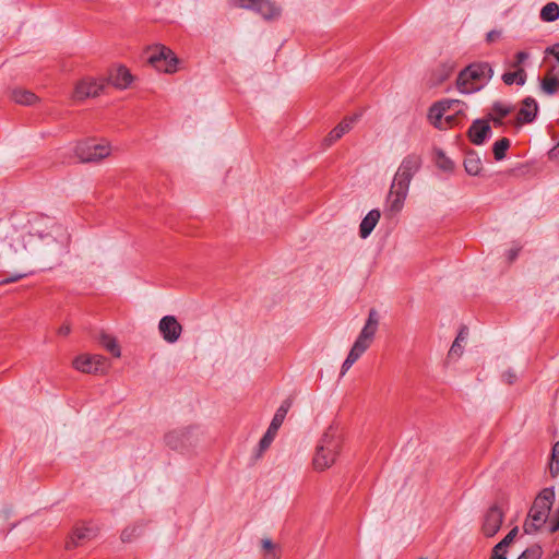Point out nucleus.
<instances>
[{
	"label": "nucleus",
	"mask_w": 559,
	"mask_h": 559,
	"mask_svg": "<svg viewBox=\"0 0 559 559\" xmlns=\"http://www.w3.org/2000/svg\"><path fill=\"white\" fill-rule=\"evenodd\" d=\"M548 530L550 533H555L559 530V510L556 518H551L548 522Z\"/></svg>",
	"instance_id": "43"
},
{
	"label": "nucleus",
	"mask_w": 559,
	"mask_h": 559,
	"mask_svg": "<svg viewBox=\"0 0 559 559\" xmlns=\"http://www.w3.org/2000/svg\"><path fill=\"white\" fill-rule=\"evenodd\" d=\"M500 37H501V32L492 29L487 33L486 39L488 43H493V41L498 40Z\"/></svg>",
	"instance_id": "44"
},
{
	"label": "nucleus",
	"mask_w": 559,
	"mask_h": 559,
	"mask_svg": "<svg viewBox=\"0 0 559 559\" xmlns=\"http://www.w3.org/2000/svg\"><path fill=\"white\" fill-rule=\"evenodd\" d=\"M52 240L53 237L50 234H41L38 229L34 228V231L23 235L22 239L11 247L15 253H19L20 251L38 252L40 251L44 242L49 243Z\"/></svg>",
	"instance_id": "8"
},
{
	"label": "nucleus",
	"mask_w": 559,
	"mask_h": 559,
	"mask_svg": "<svg viewBox=\"0 0 559 559\" xmlns=\"http://www.w3.org/2000/svg\"><path fill=\"white\" fill-rule=\"evenodd\" d=\"M545 55L552 56L557 62L552 67H557V72H559V43L554 44L545 49Z\"/></svg>",
	"instance_id": "37"
},
{
	"label": "nucleus",
	"mask_w": 559,
	"mask_h": 559,
	"mask_svg": "<svg viewBox=\"0 0 559 559\" xmlns=\"http://www.w3.org/2000/svg\"><path fill=\"white\" fill-rule=\"evenodd\" d=\"M558 146H559V141H558Z\"/></svg>",
	"instance_id": "54"
},
{
	"label": "nucleus",
	"mask_w": 559,
	"mask_h": 559,
	"mask_svg": "<svg viewBox=\"0 0 559 559\" xmlns=\"http://www.w3.org/2000/svg\"><path fill=\"white\" fill-rule=\"evenodd\" d=\"M364 346L357 344L354 342L346 359L344 360L341 369V374L344 376L350 367L362 356V354L366 352Z\"/></svg>",
	"instance_id": "27"
},
{
	"label": "nucleus",
	"mask_w": 559,
	"mask_h": 559,
	"mask_svg": "<svg viewBox=\"0 0 559 559\" xmlns=\"http://www.w3.org/2000/svg\"><path fill=\"white\" fill-rule=\"evenodd\" d=\"M158 332L168 344H175L181 336L182 325L175 316H164L158 322Z\"/></svg>",
	"instance_id": "15"
},
{
	"label": "nucleus",
	"mask_w": 559,
	"mask_h": 559,
	"mask_svg": "<svg viewBox=\"0 0 559 559\" xmlns=\"http://www.w3.org/2000/svg\"><path fill=\"white\" fill-rule=\"evenodd\" d=\"M148 62L159 72L175 73L178 70L179 59L170 48L157 45L152 48Z\"/></svg>",
	"instance_id": "6"
},
{
	"label": "nucleus",
	"mask_w": 559,
	"mask_h": 559,
	"mask_svg": "<svg viewBox=\"0 0 559 559\" xmlns=\"http://www.w3.org/2000/svg\"><path fill=\"white\" fill-rule=\"evenodd\" d=\"M465 108L466 105L462 100L442 99L430 107L428 117L436 128L441 129L443 118L449 121L453 115L463 112Z\"/></svg>",
	"instance_id": "5"
},
{
	"label": "nucleus",
	"mask_w": 559,
	"mask_h": 559,
	"mask_svg": "<svg viewBox=\"0 0 559 559\" xmlns=\"http://www.w3.org/2000/svg\"><path fill=\"white\" fill-rule=\"evenodd\" d=\"M100 344L109 353H111L115 357H120V355H121L120 347H119L117 341L112 336L107 335V334H103L102 337H100Z\"/></svg>",
	"instance_id": "33"
},
{
	"label": "nucleus",
	"mask_w": 559,
	"mask_h": 559,
	"mask_svg": "<svg viewBox=\"0 0 559 559\" xmlns=\"http://www.w3.org/2000/svg\"><path fill=\"white\" fill-rule=\"evenodd\" d=\"M551 459L559 461V441L552 447Z\"/></svg>",
	"instance_id": "49"
},
{
	"label": "nucleus",
	"mask_w": 559,
	"mask_h": 559,
	"mask_svg": "<svg viewBox=\"0 0 559 559\" xmlns=\"http://www.w3.org/2000/svg\"><path fill=\"white\" fill-rule=\"evenodd\" d=\"M510 147V140L507 138H502L495 142L492 151L496 160H502L506 157V153Z\"/></svg>",
	"instance_id": "34"
},
{
	"label": "nucleus",
	"mask_w": 559,
	"mask_h": 559,
	"mask_svg": "<svg viewBox=\"0 0 559 559\" xmlns=\"http://www.w3.org/2000/svg\"><path fill=\"white\" fill-rule=\"evenodd\" d=\"M421 165V156L417 153H411L402 159L393 178L411 185L412 179L420 170Z\"/></svg>",
	"instance_id": "9"
},
{
	"label": "nucleus",
	"mask_w": 559,
	"mask_h": 559,
	"mask_svg": "<svg viewBox=\"0 0 559 559\" xmlns=\"http://www.w3.org/2000/svg\"><path fill=\"white\" fill-rule=\"evenodd\" d=\"M501 79L506 85L510 86L516 84L519 86H523L526 82L527 74L524 68H519L503 73Z\"/></svg>",
	"instance_id": "28"
},
{
	"label": "nucleus",
	"mask_w": 559,
	"mask_h": 559,
	"mask_svg": "<svg viewBox=\"0 0 559 559\" xmlns=\"http://www.w3.org/2000/svg\"><path fill=\"white\" fill-rule=\"evenodd\" d=\"M33 274L32 271H27V272H20V273H14L12 274L11 276L9 277H5V278H2L0 280V286L1 285H7V284H11V283H15L28 275Z\"/></svg>",
	"instance_id": "36"
},
{
	"label": "nucleus",
	"mask_w": 559,
	"mask_h": 559,
	"mask_svg": "<svg viewBox=\"0 0 559 559\" xmlns=\"http://www.w3.org/2000/svg\"><path fill=\"white\" fill-rule=\"evenodd\" d=\"M506 549H507V547L501 542L498 543L493 548V554H492L491 558H496V559L506 558L507 559Z\"/></svg>",
	"instance_id": "40"
},
{
	"label": "nucleus",
	"mask_w": 559,
	"mask_h": 559,
	"mask_svg": "<svg viewBox=\"0 0 559 559\" xmlns=\"http://www.w3.org/2000/svg\"><path fill=\"white\" fill-rule=\"evenodd\" d=\"M408 191L409 185L393 178L386 197V210L394 214L401 212L404 207Z\"/></svg>",
	"instance_id": "10"
},
{
	"label": "nucleus",
	"mask_w": 559,
	"mask_h": 559,
	"mask_svg": "<svg viewBox=\"0 0 559 559\" xmlns=\"http://www.w3.org/2000/svg\"><path fill=\"white\" fill-rule=\"evenodd\" d=\"M467 334H468L467 330L466 329H462L459 332L457 336L455 337L454 342H459V343L465 342L466 338H467Z\"/></svg>",
	"instance_id": "47"
},
{
	"label": "nucleus",
	"mask_w": 559,
	"mask_h": 559,
	"mask_svg": "<svg viewBox=\"0 0 559 559\" xmlns=\"http://www.w3.org/2000/svg\"><path fill=\"white\" fill-rule=\"evenodd\" d=\"M502 522H503L502 510L497 506L491 507L486 512V514L484 516V522H483V527H481L484 535L487 537L495 536L498 533V531L500 530Z\"/></svg>",
	"instance_id": "17"
},
{
	"label": "nucleus",
	"mask_w": 559,
	"mask_h": 559,
	"mask_svg": "<svg viewBox=\"0 0 559 559\" xmlns=\"http://www.w3.org/2000/svg\"><path fill=\"white\" fill-rule=\"evenodd\" d=\"M105 87V81L95 78H83L74 87L72 98L82 102L90 97L98 96Z\"/></svg>",
	"instance_id": "12"
},
{
	"label": "nucleus",
	"mask_w": 559,
	"mask_h": 559,
	"mask_svg": "<svg viewBox=\"0 0 559 559\" xmlns=\"http://www.w3.org/2000/svg\"><path fill=\"white\" fill-rule=\"evenodd\" d=\"M463 354V346L462 343L453 342L450 350H449V357L450 358H460Z\"/></svg>",
	"instance_id": "38"
},
{
	"label": "nucleus",
	"mask_w": 559,
	"mask_h": 559,
	"mask_svg": "<svg viewBox=\"0 0 559 559\" xmlns=\"http://www.w3.org/2000/svg\"><path fill=\"white\" fill-rule=\"evenodd\" d=\"M512 110L513 107L509 104L500 102L495 103L487 120L492 121L495 126L499 127L502 124L503 118L507 117Z\"/></svg>",
	"instance_id": "25"
},
{
	"label": "nucleus",
	"mask_w": 559,
	"mask_h": 559,
	"mask_svg": "<svg viewBox=\"0 0 559 559\" xmlns=\"http://www.w3.org/2000/svg\"><path fill=\"white\" fill-rule=\"evenodd\" d=\"M358 115L353 117L345 118L342 120L330 133L325 136L323 143L325 146H331L337 140H340L344 134L349 132L354 126V123L358 120Z\"/></svg>",
	"instance_id": "20"
},
{
	"label": "nucleus",
	"mask_w": 559,
	"mask_h": 559,
	"mask_svg": "<svg viewBox=\"0 0 559 559\" xmlns=\"http://www.w3.org/2000/svg\"><path fill=\"white\" fill-rule=\"evenodd\" d=\"M381 213L378 209L369 211L361 219L359 225V236L366 239L370 236L377 224L379 223Z\"/></svg>",
	"instance_id": "23"
},
{
	"label": "nucleus",
	"mask_w": 559,
	"mask_h": 559,
	"mask_svg": "<svg viewBox=\"0 0 559 559\" xmlns=\"http://www.w3.org/2000/svg\"><path fill=\"white\" fill-rule=\"evenodd\" d=\"M521 248L520 247H513L511 249L508 250L507 252V258L510 262L514 261L520 252Z\"/></svg>",
	"instance_id": "46"
},
{
	"label": "nucleus",
	"mask_w": 559,
	"mask_h": 559,
	"mask_svg": "<svg viewBox=\"0 0 559 559\" xmlns=\"http://www.w3.org/2000/svg\"><path fill=\"white\" fill-rule=\"evenodd\" d=\"M491 127L487 119L475 120L468 129V138L475 145L484 144L486 140L491 138Z\"/></svg>",
	"instance_id": "18"
},
{
	"label": "nucleus",
	"mask_w": 559,
	"mask_h": 559,
	"mask_svg": "<svg viewBox=\"0 0 559 559\" xmlns=\"http://www.w3.org/2000/svg\"><path fill=\"white\" fill-rule=\"evenodd\" d=\"M419 559H426L425 557H420Z\"/></svg>",
	"instance_id": "52"
},
{
	"label": "nucleus",
	"mask_w": 559,
	"mask_h": 559,
	"mask_svg": "<svg viewBox=\"0 0 559 559\" xmlns=\"http://www.w3.org/2000/svg\"><path fill=\"white\" fill-rule=\"evenodd\" d=\"M464 168L469 176H478L483 169V163L476 152H467L464 158Z\"/></svg>",
	"instance_id": "26"
},
{
	"label": "nucleus",
	"mask_w": 559,
	"mask_h": 559,
	"mask_svg": "<svg viewBox=\"0 0 559 559\" xmlns=\"http://www.w3.org/2000/svg\"><path fill=\"white\" fill-rule=\"evenodd\" d=\"M288 408H289V405H284V404L277 408L266 432L264 433V436L261 438V440L259 442L258 456L262 455V453L265 450H267L270 448V445L272 444L280 427L282 426V424L287 415Z\"/></svg>",
	"instance_id": "13"
},
{
	"label": "nucleus",
	"mask_w": 559,
	"mask_h": 559,
	"mask_svg": "<svg viewBox=\"0 0 559 559\" xmlns=\"http://www.w3.org/2000/svg\"><path fill=\"white\" fill-rule=\"evenodd\" d=\"M539 554L534 549H526L518 559H538Z\"/></svg>",
	"instance_id": "42"
},
{
	"label": "nucleus",
	"mask_w": 559,
	"mask_h": 559,
	"mask_svg": "<svg viewBox=\"0 0 559 559\" xmlns=\"http://www.w3.org/2000/svg\"><path fill=\"white\" fill-rule=\"evenodd\" d=\"M530 58V53L527 51H519L514 56V61L511 63V68L519 69L523 68L525 61Z\"/></svg>",
	"instance_id": "35"
},
{
	"label": "nucleus",
	"mask_w": 559,
	"mask_h": 559,
	"mask_svg": "<svg viewBox=\"0 0 559 559\" xmlns=\"http://www.w3.org/2000/svg\"><path fill=\"white\" fill-rule=\"evenodd\" d=\"M559 87V72L551 67L540 82V88L546 95H554Z\"/></svg>",
	"instance_id": "24"
},
{
	"label": "nucleus",
	"mask_w": 559,
	"mask_h": 559,
	"mask_svg": "<svg viewBox=\"0 0 559 559\" xmlns=\"http://www.w3.org/2000/svg\"><path fill=\"white\" fill-rule=\"evenodd\" d=\"M491 559H496V558H491ZM500 559H506V558H500Z\"/></svg>",
	"instance_id": "53"
},
{
	"label": "nucleus",
	"mask_w": 559,
	"mask_h": 559,
	"mask_svg": "<svg viewBox=\"0 0 559 559\" xmlns=\"http://www.w3.org/2000/svg\"><path fill=\"white\" fill-rule=\"evenodd\" d=\"M492 75L493 70L488 62L472 63L460 72L456 85L461 93L473 94L481 90Z\"/></svg>",
	"instance_id": "2"
},
{
	"label": "nucleus",
	"mask_w": 559,
	"mask_h": 559,
	"mask_svg": "<svg viewBox=\"0 0 559 559\" xmlns=\"http://www.w3.org/2000/svg\"><path fill=\"white\" fill-rule=\"evenodd\" d=\"M73 367L84 373L102 372L106 368V359L102 355L82 354L74 358Z\"/></svg>",
	"instance_id": "14"
},
{
	"label": "nucleus",
	"mask_w": 559,
	"mask_h": 559,
	"mask_svg": "<svg viewBox=\"0 0 559 559\" xmlns=\"http://www.w3.org/2000/svg\"><path fill=\"white\" fill-rule=\"evenodd\" d=\"M11 99L16 104L31 106L37 102V96L31 91L14 88L11 92Z\"/></svg>",
	"instance_id": "29"
},
{
	"label": "nucleus",
	"mask_w": 559,
	"mask_h": 559,
	"mask_svg": "<svg viewBox=\"0 0 559 559\" xmlns=\"http://www.w3.org/2000/svg\"><path fill=\"white\" fill-rule=\"evenodd\" d=\"M261 544H262V548L266 551V555H265L264 559H266L271 554H275L277 556V554H276V551L274 549L275 546H274V544L272 543L271 539L264 538V539H262Z\"/></svg>",
	"instance_id": "39"
},
{
	"label": "nucleus",
	"mask_w": 559,
	"mask_h": 559,
	"mask_svg": "<svg viewBox=\"0 0 559 559\" xmlns=\"http://www.w3.org/2000/svg\"><path fill=\"white\" fill-rule=\"evenodd\" d=\"M540 19L544 22H555L559 19V5L556 2H548L540 10Z\"/></svg>",
	"instance_id": "31"
},
{
	"label": "nucleus",
	"mask_w": 559,
	"mask_h": 559,
	"mask_svg": "<svg viewBox=\"0 0 559 559\" xmlns=\"http://www.w3.org/2000/svg\"><path fill=\"white\" fill-rule=\"evenodd\" d=\"M108 82L118 90H126L133 82V76L126 67L117 66L110 70Z\"/></svg>",
	"instance_id": "19"
},
{
	"label": "nucleus",
	"mask_w": 559,
	"mask_h": 559,
	"mask_svg": "<svg viewBox=\"0 0 559 559\" xmlns=\"http://www.w3.org/2000/svg\"><path fill=\"white\" fill-rule=\"evenodd\" d=\"M128 538H129L128 530H126V531L122 532V539L127 540Z\"/></svg>",
	"instance_id": "51"
},
{
	"label": "nucleus",
	"mask_w": 559,
	"mask_h": 559,
	"mask_svg": "<svg viewBox=\"0 0 559 559\" xmlns=\"http://www.w3.org/2000/svg\"><path fill=\"white\" fill-rule=\"evenodd\" d=\"M82 163L99 162L111 154V146L106 140L87 139L78 142L73 148Z\"/></svg>",
	"instance_id": "4"
},
{
	"label": "nucleus",
	"mask_w": 559,
	"mask_h": 559,
	"mask_svg": "<svg viewBox=\"0 0 559 559\" xmlns=\"http://www.w3.org/2000/svg\"><path fill=\"white\" fill-rule=\"evenodd\" d=\"M342 440L336 429L330 427L319 440L312 460L313 468L323 472L336 461L341 450Z\"/></svg>",
	"instance_id": "1"
},
{
	"label": "nucleus",
	"mask_w": 559,
	"mask_h": 559,
	"mask_svg": "<svg viewBox=\"0 0 559 559\" xmlns=\"http://www.w3.org/2000/svg\"><path fill=\"white\" fill-rule=\"evenodd\" d=\"M436 165L443 171H453L454 163L450 159L442 150L438 148L435 151Z\"/></svg>",
	"instance_id": "32"
},
{
	"label": "nucleus",
	"mask_w": 559,
	"mask_h": 559,
	"mask_svg": "<svg viewBox=\"0 0 559 559\" xmlns=\"http://www.w3.org/2000/svg\"><path fill=\"white\" fill-rule=\"evenodd\" d=\"M379 325V314L374 309H371L368 314V319L361 329L356 343L368 349L374 338Z\"/></svg>",
	"instance_id": "16"
},
{
	"label": "nucleus",
	"mask_w": 559,
	"mask_h": 559,
	"mask_svg": "<svg viewBox=\"0 0 559 559\" xmlns=\"http://www.w3.org/2000/svg\"><path fill=\"white\" fill-rule=\"evenodd\" d=\"M502 377H503L504 381L510 383V384L513 383L515 381V379H516V376H515V373L513 371H507V372L503 373Z\"/></svg>",
	"instance_id": "48"
},
{
	"label": "nucleus",
	"mask_w": 559,
	"mask_h": 559,
	"mask_svg": "<svg viewBox=\"0 0 559 559\" xmlns=\"http://www.w3.org/2000/svg\"><path fill=\"white\" fill-rule=\"evenodd\" d=\"M70 333V326L69 325H62L59 329V334L61 335H68Z\"/></svg>",
	"instance_id": "50"
},
{
	"label": "nucleus",
	"mask_w": 559,
	"mask_h": 559,
	"mask_svg": "<svg viewBox=\"0 0 559 559\" xmlns=\"http://www.w3.org/2000/svg\"><path fill=\"white\" fill-rule=\"evenodd\" d=\"M549 471L552 477H556L559 474V461L550 460Z\"/></svg>",
	"instance_id": "45"
},
{
	"label": "nucleus",
	"mask_w": 559,
	"mask_h": 559,
	"mask_svg": "<svg viewBox=\"0 0 559 559\" xmlns=\"http://www.w3.org/2000/svg\"><path fill=\"white\" fill-rule=\"evenodd\" d=\"M190 432L191 431L189 428H181L169 431L165 436V442L169 448L174 450H180L186 447Z\"/></svg>",
	"instance_id": "22"
},
{
	"label": "nucleus",
	"mask_w": 559,
	"mask_h": 559,
	"mask_svg": "<svg viewBox=\"0 0 559 559\" xmlns=\"http://www.w3.org/2000/svg\"><path fill=\"white\" fill-rule=\"evenodd\" d=\"M408 191L409 185L393 178L386 197V210L394 214L401 212L404 207Z\"/></svg>",
	"instance_id": "11"
},
{
	"label": "nucleus",
	"mask_w": 559,
	"mask_h": 559,
	"mask_svg": "<svg viewBox=\"0 0 559 559\" xmlns=\"http://www.w3.org/2000/svg\"><path fill=\"white\" fill-rule=\"evenodd\" d=\"M554 501V488H544L538 493L523 524L526 534H535L547 523Z\"/></svg>",
	"instance_id": "3"
},
{
	"label": "nucleus",
	"mask_w": 559,
	"mask_h": 559,
	"mask_svg": "<svg viewBox=\"0 0 559 559\" xmlns=\"http://www.w3.org/2000/svg\"><path fill=\"white\" fill-rule=\"evenodd\" d=\"M93 535V531L88 527H78L70 539L67 542L66 547L68 549H72L80 545V543L84 539L90 538Z\"/></svg>",
	"instance_id": "30"
},
{
	"label": "nucleus",
	"mask_w": 559,
	"mask_h": 559,
	"mask_svg": "<svg viewBox=\"0 0 559 559\" xmlns=\"http://www.w3.org/2000/svg\"><path fill=\"white\" fill-rule=\"evenodd\" d=\"M518 534V527H514L512 528L507 535L506 537L501 540V543L508 547L512 542L513 539L515 538Z\"/></svg>",
	"instance_id": "41"
},
{
	"label": "nucleus",
	"mask_w": 559,
	"mask_h": 559,
	"mask_svg": "<svg viewBox=\"0 0 559 559\" xmlns=\"http://www.w3.org/2000/svg\"><path fill=\"white\" fill-rule=\"evenodd\" d=\"M538 112V104L533 97H526L523 103L522 107L520 108L518 112V123H531L535 120Z\"/></svg>",
	"instance_id": "21"
},
{
	"label": "nucleus",
	"mask_w": 559,
	"mask_h": 559,
	"mask_svg": "<svg viewBox=\"0 0 559 559\" xmlns=\"http://www.w3.org/2000/svg\"><path fill=\"white\" fill-rule=\"evenodd\" d=\"M228 3L235 8L255 11L266 21L276 20L282 14L281 7L271 0H228Z\"/></svg>",
	"instance_id": "7"
}]
</instances>
